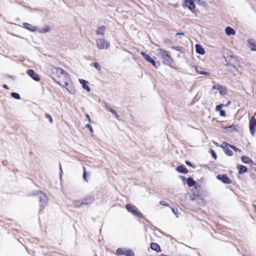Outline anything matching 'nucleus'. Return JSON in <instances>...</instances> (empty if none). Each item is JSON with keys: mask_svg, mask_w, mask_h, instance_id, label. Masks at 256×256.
Wrapping results in <instances>:
<instances>
[{"mask_svg": "<svg viewBox=\"0 0 256 256\" xmlns=\"http://www.w3.org/2000/svg\"><path fill=\"white\" fill-rule=\"evenodd\" d=\"M158 54L160 56L162 59V62L164 64L170 66L173 62L172 57L168 54L167 51L162 48H158L156 50Z\"/></svg>", "mask_w": 256, "mask_h": 256, "instance_id": "1", "label": "nucleus"}, {"mask_svg": "<svg viewBox=\"0 0 256 256\" xmlns=\"http://www.w3.org/2000/svg\"><path fill=\"white\" fill-rule=\"evenodd\" d=\"M70 78L68 74L64 70L63 72V74L58 78L57 82L62 86L64 87L65 86H69Z\"/></svg>", "mask_w": 256, "mask_h": 256, "instance_id": "2", "label": "nucleus"}, {"mask_svg": "<svg viewBox=\"0 0 256 256\" xmlns=\"http://www.w3.org/2000/svg\"><path fill=\"white\" fill-rule=\"evenodd\" d=\"M97 48L100 50L108 49L110 46V43L104 38L96 39Z\"/></svg>", "mask_w": 256, "mask_h": 256, "instance_id": "3", "label": "nucleus"}, {"mask_svg": "<svg viewBox=\"0 0 256 256\" xmlns=\"http://www.w3.org/2000/svg\"><path fill=\"white\" fill-rule=\"evenodd\" d=\"M126 208L129 212H130L133 215L136 216L140 218L143 217V214L138 212V208L136 206L132 205L130 204H127L126 205Z\"/></svg>", "mask_w": 256, "mask_h": 256, "instance_id": "4", "label": "nucleus"}, {"mask_svg": "<svg viewBox=\"0 0 256 256\" xmlns=\"http://www.w3.org/2000/svg\"><path fill=\"white\" fill-rule=\"evenodd\" d=\"M116 254H124L126 256H134V254L132 250L126 248H118L116 252Z\"/></svg>", "mask_w": 256, "mask_h": 256, "instance_id": "5", "label": "nucleus"}, {"mask_svg": "<svg viewBox=\"0 0 256 256\" xmlns=\"http://www.w3.org/2000/svg\"><path fill=\"white\" fill-rule=\"evenodd\" d=\"M64 70L62 69L57 67H54L51 68V72L52 76L58 79L60 78V75L63 74Z\"/></svg>", "mask_w": 256, "mask_h": 256, "instance_id": "6", "label": "nucleus"}, {"mask_svg": "<svg viewBox=\"0 0 256 256\" xmlns=\"http://www.w3.org/2000/svg\"><path fill=\"white\" fill-rule=\"evenodd\" d=\"M38 195L39 198V201L40 202V210H41L43 208L44 206V204H46L47 202V198L46 196L43 193L39 192L38 194Z\"/></svg>", "mask_w": 256, "mask_h": 256, "instance_id": "7", "label": "nucleus"}, {"mask_svg": "<svg viewBox=\"0 0 256 256\" xmlns=\"http://www.w3.org/2000/svg\"><path fill=\"white\" fill-rule=\"evenodd\" d=\"M255 126H256V119L254 116H252L250 121V131L252 136L255 133Z\"/></svg>", "mask_w": 256, "mask_h": 256, "instance_id": "8", "label": "nucleus"}, {"mask_svg": "<svg viewBox=\"0 0 256 256\" xmlns=\"http://www.w3.org/2000/svg\"><path fill=\"white\" fill-rule=\"evenodd\" d=\"M141 54L144 56V58L149 62L151 63L154 66H156V62L148 54L145 52H141Z\"/></svg>", "mask_w": 256, "mask_h": 256, "instance_id": "9", "label": "nucleus"}, {"mask_svg": "<svg viewBox=\"0 0 256 256\" xmlns=\"http://www.w3.org/2000/svg\"><path fill=\"white\" fill-rule=\"evenodd\" d=\"M26 74L36 81H39L40 80V78L38 74L35 73L33 70H28Z\"/></svg>", "mask_w": 256, "mask_h": 256, "instance_id": "10", "label": "nucleus"}, {"mask_svg": "<svg viewBox=\"0 0 256 256\" xmlns=\"http://www.w3.org/2000/svg\"><path fill=\"white\" fill-rule=\"evenodd\" d=\"M216 178L224 184H228L231 182L230 180L224 174H218L216 176Z\"/></svg>", "mask_w": 256, "mask_h": 256, "instance_id": "11", "label": "nucleus"}, {"mask_svg": "<svg viewBox=\"0 0 256 256\" xmlns=\"http://www.w3.org/2000/svg\"><path fill=\"white\" fill-rule=\"evenodd\" d=\"M184 5L192 11L194 10L196 7L194 0H184Z\"/></svg>", "mask_w": 256, "mask_h": 256, "instance_id": "12", "label": "nucleus"}, {"mask_svg": "<svg viewBox=\"0 0 256 256\" xmlns=\"http://www.w3.org/2000/svg\"><path fill=\"white\" fill-rule=\"evenodd\" d=\"M222 146L224 148L226 154L227 155L231 156L233 154L232 151L230 149V144H228L227 143H224Z\"/></svg>", "mask_w": 256, "mask_h": 256, "instance_id": "13", "label": "nucleus"}, {"mask_svg": "<svg viewBox=\"0 0 256 256\" xmlns=\"http://www.w3.org/2000/svg\"><path fill=\"white\" fill-rule=\"evenodd\" d=\"M80 82L82 84V86L84 89L86 90L87 92L90 91V88L89 87V82L88 81H86L83 79L79 80Z\"/></svg>", "mask_w": 256, "mask_h": 256, "instance_id": "14", "label": "nucleus"}, {"mask_svg": "<svg viewBox=\"0 0 256 256\" xmlns=\"http://www.w3.org/2000/svg\"><path fill=\"white\" fill-rule=\"evenodd\" d=\"M23 24H24V28H26V29H27L31 32H36V31L38 30V28L36 26H32V24H30L24 22V23Z\"/></svg>", "mask_w": 256, "mask_h": 256, "instance_id": "15", "label": "nucleus"}, {"mask_svg": "<svg viewBox=\"0 0 256 256\" xmlns=\"http://www.w3.org/2000/svg\"><path fill=\"white\" fill-rule=\"evenodd\" d=\"M248 44L252 50L256 51V44L254 40H248Z\"/></svg>", "mask_w": 256, "mask_h": 256, "instance_id": "16", "label": "nucleus"}, {"mask_svg": "<svg viewBox=\"0 0 256 256\" xmlns=\"http://www.w3.org/2000/svg\"><path fill=\"white\" fill-rule=\"evenodd\" d=\"M94 200V198L92 196H90L83 200L84 205H89L92 204Z\"/></svg>", "mask_w": 256, "mask_h": 256, "instance_id": "17", "label": "nucleus"}, {"mask_svg": "<svg viewBox=\"0 0 256 256\" xmlns=\"http://www.w3.org/2000/svg\"><path fill=\"white\" fill-rule=\"evenodd\" d=\"M196 52L200 54H204L205 50L204 48L200 44H196L195 46Z\"/></svg>", "mask_w": 256, "mask_h": 256, "instance_id": "18", "label": "nucleus"}, {"mask_svg": "<svg viewBox=\"0 0 256 256\" xmlns=\"http://www.w3.org/2000/svg\"><path fill=\"white\" fill-rule=\"evenodd\" d=\"M105 30H106V27L104 26H100L98 27L96 30V34L98 35H104L105 33Z\"/></svg>", "mask_w": 256, "mask_h": 256, "instance_id": "19", "label": "nucleus"}, {"mask_svg": "<svg viewBox=\"0 0 256 256\" xmlns=\"http://www.w3.org/2000/svg\"><path fill=\"white\" fill-rule=\"evenodd\" d=\"M225 32L228 36L234 35L236 34L234 30L229 26H228L226 28Z\"/></svg>", "mask_w": 256, "mask_h": 256, "instance_id": "20", "label": "nucleus"}, {"mask_svg": "<svg viewBox=\"0 0 256 256\" xmlns=\"http://www.w3.org/2000/svg\"><path fill=\"white\" fill-rule=\"evenodd\" d=\"M176 170L178 172L180 173L186 174L188 172L187 168L184 166H178Z\"/></svg>", "mask_w": 256, "mask_h": 256, "instance_id": "21", "label": "nucleus"}, {"mask_svg": "<svg viewBox=\"0 0 256 256\" xmlns=\"http://www.w3.org/2000/svg\"><path fill=\"white\" fill-rule=\"evenodd\" d=\"M150 246V248L154 250H156V252L160 251V246L156 242L151 243Z\"/></svg>", "mask_w": 256, "mask_h": 256, "instance_id": "22", "label": "nucleus"}, {"mask_svg": "<svg viewBox=\"0 0 256 256\" xmlns=\"http://www.w3.org/2000/svg\"><path fill=\"white\" fill-rule=\"evenodd\" d=\"M195 70H196V72L198 74H205V75H206L208 76H210V74L208 72H206L203 71L202 70V68H201L196 67L195 68Z\"/></svg>", "mask_w": 256, "mask_h": 256, "instance_id": "23", "label": "nucleus"}, {"mask_svg": "<svg viewBox=\"0 0 256 256\" xmlns=\"http://www.w3.org/2000/svg\"><path fill=\"white\" fill-rule=\"evenodd\" d=\"M73 204L76 208H80L84 206L83 200H76L74 202Z\"/></svg>", "mask_w": 256, "mask_h": 256, "instance_id": "24", "label": "nucleus"}, {"mask_svg": "<svg viewBox=\"0 0 256 256\" xmlns=\"http://www.w3.org/2000/svg\"><path fill=\"white\" fill-rule=\"evenodd\" d=\"M238 170L239 174H242L247 171L246 167L242 165H238Z\"/></svg>", "mask_w": 256, "mask_h": 256, "instance_id": "25", "label": "nucleus"}, {"mask_svg": "<svg viewBox=\"0 0 256 256\" xmlns=\"http://www.w3.org/2000/svg\"><path fill=\"white\" fill-rule=\"evenodd\" d=\"M39 32L41 34L47 33L50 30V27L48 26H46V27L42 28V29H40L38 30Z\"/></svg>", "mask_w": 256, "mask_h": 256, "instance_id": "26", "label": "nucleus"}, {"mask_svg": "<svg viewBox=\"0 0 256 256\" xmlns=\"http://www.w3.org/2000/svg\"><path fill=\"white\" fill-rule=\"evenodd\" d=\"M186 184L189 187H192L196 184V182L192 178H189L186 180Z\"/></svg>", "mask_w": 256, "mask_h": 256, "instance_id": "27", "label": "nucleus"}, {"mask_svg": "<svg viewBox=\"0 0 256 256\" xmlns=\"http://www.w3.org/2000/svg\"><path fill=\"white\" fill-rule=\"evenodd\" d=\"M242 160L244 163L246 164L251 163L252 162L249 158L246 156H242Z\"/></svg>", "mask_w": 256, "mask_h": 256, "instance_id": "28", "label": "nucleus"}, {"mask_svg": "<svg viewBox=\"0 0 256 256\" xmlns=\"http://www.w3.org/2000/svg\"><path fill=\"white\" fill-rule=\"evenodd\" d=\"M68 86H65V85L64 84V86H65L66 88V90L71 94H74L76 92V90H75V89L72 87V86H70L68 87Z\"/></svg>", "mask_w": 256, "mask_h": 256, "instance_id": "29", "label": "nucleus"}, {"mask_svg": "<svg viewBox=\"0 0 256 256\" xmlns=\"http://www.w3.org/2000/svg\"><path fill=\"white\" fill-rule=\"evenodd\" d=\"M224 128L230 132H234L236 130V128L234 125H232L230 126H225L224 127Z\"/></svg>", "mask_w": 256, "mask_h": 256, "instance_id": "30", "label": "nucleus"}, {"mask_svg": "<svg viewBox=\"0 0 256 256\" xmlns=\"http://www.w3.org/2000/svg\"><path fill=\"white\" fill-rule=\"evenodd\" d=\"M11 96L16 100H19L20 98V95L16 92H12L11 94Z\"/></svg>", "mask_w": 256, "mask_h": 256, "instance_id": "31", "label": "nucleus"}, {"mask_svg": "<svg viewBox=\"0 0 256 256\" xmlns=\"http://www.w3.org/2000/svg\"><path fill=\"white\" fill-rule=\"evenodd\" d=\"M212 88L215 90H220L222 88V86L220 84H215L213 86Z\"/></svg>", "mask_w": 256, "mask_h": 256, "instance_id": "32", "label": "nucleus"}, {"mask_svg": "<svg viewBox=\"0 0 256 256\" xmlns=\"http://www.w3.org/2000/svg\"><path fill=\"white\" fill-rule=\"evenodd\" d=\"M109 110L112 114H114L116 117H118V114L116 113V112L115 110H114V109H112V108H109Z\"/></svg>", "mask_w": 256, "mask_h": 256, "instance_id": "33", "label": "nucleus"}, {"mask_svg": "<svg viewBox=\"0 0 256 256\" xmlns=\"http://www.w3.org/2000/svg\"><path fill=\"white\" fill-rule=\"evenodd\" d=\"M210 154H212V158L214 159V160H216V154L215 153L214 151L213 150H210Z\"/></svg>", "mask_w": 256, "mask_h": 256, "instance_id": "34", "label": "nucleus"}, {"mask_svg": "<svg viewBox=\"0 0 256 256\" xmlns=\"http://www.w3.org/2000/svg\"><path fill=\"white\" fill-rule=\"evenodd\" d=\"M94 66L98 70H100V66L98 62H94Z\"/></svg>", "mask_w": 256, "mask_h": 256, "instance_id": "35", "label": "nucleus"}, {"mask_svg": "<svg viewBox=\"0 0 256 256\" xmlns=\"http://www.w3.org/2000/svg\"><path fill=\"white\" fill-rule=\"evenodd\" d=\"M223 106V104H220V105H218L216 106V110H217V111H220V110H221V108H222Z\"/></svg>", "mask_w": 256, "mask_h": 256, "instance_id": "36", "label": "nucleus"}, {"mask_svg": "<svg viewBox=\"0 0 256 256\" xmlns=\"http://www.w3.org/2000/svg\"><path fill=\"white\" fill-rule=\"evenodd\" d=\"M46 117L49 120L50 122H52V117L49 114H46Z\"/></svg>", "mask_w": 256, "mask_h": 256, "instance_id": "37", "label": "nucleus"}, {"mask_svg": "<svg viewBox=\"0 0 256 256\" xmlns=\"http://www.w3.org/2000/svg\"><path fill=\"white\" fill-rule=\"evenodd\" d=\"M160 205H162V206H168L167 202L166 201H164V200L160 201Z\"/></svg>", "mask_w": 256, "mask_h": 256, "instance_id": "38", "label": "nucleus"}, {"mask_svg": "<svg viewBox=\"0 0 256 256\" xmlns=\"http://www.w3.org/2000/svg\"><path fill=\"white\" fill-rule=\"evenodd\" d=\"M230 148H232L235 152H240V150L237 148L236 146L230 145Z\"/></svg>", "mask_w": 256, "mask_h": 256, "instance_id": "39", "label": "nucleus"}, {"mask_svg": "<svg viewBox=\"0 0 256 256\" xmlns=\"http://www.w3.org/2000/svg\"><path fill=\"white\" fill-rule=\"evenodd\" d=\"M86 128H88L90 132H93V129L92 126L90 124H88L86 126Z\"/></svg>", "mask_w": 256, "mask_h": 256, "instance_id": "40", "label": "nucleus"}, {"mask_svg": "<svg viewBox=\"0 0 256 256\" xmlns=\"http://www.w3.org/2000/svg\"><path fill=\"white\" fill-rule=\"evenodd\" d=\"M220 115L222 116H225V115H226L225 111L224 110H220Z\"/></svg>", "mask_w": 256, "mask_h": 256, "instance_id": "41", "label": "nucleus"}, {"mask_svg": "<svg viewBox=\"0 0 256 256\" xmlns=\"http://www.w3.org/2000/svg\"><path fill=\"white\" fill-rule=\"evenodd\" d=\"M180 178L182 179V182H184V184L186 183L187 179L185 177H184L183 176H180Z\"/></svg>", "mask_w": 256, "mask_h": 256, "instance_id": "42", "label": "nucleus"}, {"mask_svg": "<svg viewBox=\"0 0 256 256\" xmlns=\"http://www.w3.org/2000/svg\"><path fill=\"white\" fill-rule=\"evenodd\" d=\"M83 168H84V174H83V178H84L86 180V172L85 168H84V167Z\"/></svg>", "mask_w": 256, "mask_h": 256, "instance_id": "43", "label": "nucleus"}, {"mask_svg": "<svg viewBox=\"0 0 256 256\" xmlns=\"http://www.w3.org/2000/svg\"><path fill=\"white\" fill-rule=\"evenodd\" d=\"M86 117L87 118H88V120L89 122H91V120H90V116L89 114H86Z\"/></svg>", "mask_w": 256, "mask_h": 256, "instance_id": "44", "label": "nucleus"}, {"mask_svg": "<svg viewBox=\"0 0 256 256\" xmlns=\"http://www.w3.org/2000/svg\"><path fill=\"white\" fill-rule=\"evenodd\" d=\"M3 88H6V89H8V86H7V85H6V84H4V85H3Z\"/></svg>", "mask_w": 256, "mask_h": 256, "instance_id": "45", "label": "nucleus"}, {"mask_svg": "<svg viewBox=\"0 0 256 256\" xmlns=\"http://www.w3.org/2000/svg\"><path fill=\"white\" fill-rule=\"evenodd\" d=\"M186 164L187 165H189V166H191L192 165L191 163L190 162H188V161L186 162Z\"/></svg>", "mask_w": 256, "mask_h": 256, "instance_id": "46", "label": "nucleus"}, {"mask_svg": "<svg viewBox=\"0 0 256 256\" xmlns=\"http://www.w3.org/2000/svg\"><path fill=\"white\" fill-rule=\"evenodd\" d=\"M254 210L256 212V204L254 205Z\"/></svg>", "mask_w": 256, "mask_h": 256, "instance_id": "47", "label": "nucleus"}, {"mask_svg": "<svg viewBox=\"0 0 256 256\" xmlns=\"http://www.w3.org/2000/svg\"><path fill=\"white\" fill-rule=\"evenodd\" d=\"M60 170L61 172H62V166H61L60 164Z\"/></svg>", "mask_w": 256, "mask_h": 256, "instance_id": "48", "label": "nucleus"}, {"mask_svg": "<svg viewBox=\"0 0 256 256\" xmlns=\"http://www.w3.org/2000/svg\"><path fill=\"white\" fill-rule=\"evenodd\" d=\"M176 34H183L182 33H177Z\"/></svg>", "mask_w": 256, "mask_h": 256, "instance_id": "49", "label": "nucleus"}, {"mask_svg": "<svg viewBox=\"0 0 256 256\" xmlns=\"http://www.w3.org/2000/svg\"><path fill=\"white\" fill-rule=\"evenodd\" d=\"M172 211L176 214V211H175V210L174 209H172Z\"/></svg>", "mask_w": 256, "mask_h": 256, "instance_id": "50", "label": "nucleus"}, {"mask_svg": "<svg viewBox=\"0 0 256 256\" xmlns=\"http://www.w3.org/2000/svg\"><path fill=\"white\" fill-rule=\"evenodd\" d=\"M230 104V102H228V104Z\"/></svg>", "mask_w": 256, "mask_h": 256, "instance_id": "51", "label": "nucleus"}]
</instances>
